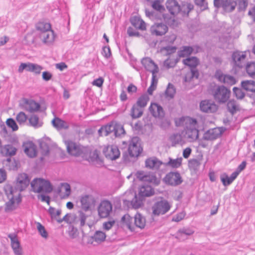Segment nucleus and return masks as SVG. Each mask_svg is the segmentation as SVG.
<instances>
[{
    "instance_id": "f257e3e1",
    "label": "nucleus",
    "mask_w": 255,
    "mask_h": 255,
    "mask_svg": "<svg viewBox=\"0 0 255 255\" xmlns=\"http://www.w3.org/2000/svg\"><path fill=\"white\" fill-rule=\"evenodd\" d=\"M179 121L181 124H184L185 123V124L184 130L185 137L187 138L189 141L196 140L199 135L197 120L193 118L187 117L186 118H181Z\"/></svg>"
},
{
    "instance_id": "f03ea898",
    "label": "nucleus",
    "mask_w": 255,
    "mask_h": 255,
    "mask_svg": "<svg viewBox=\"0 0 255 255\" xmlns=\"http://www.w3.org/2000/svg\"><path fill=\"white\" fill-rule=\"evenodd\" d=\"M112 133H113L116 137H118L123 134H125V131L121 124L114 121L102 126L98 130V133L100 136H107Z\"/></svg>"
},
{
    "instance_id": "7ed1b4c3",
    "label": "nucleus",
    "mask_w": 255,
    "mask_h": 255,
    "mask_svg": "<svg viewBox=\"0 0 255 255\" xmlns=\"http://www.w3.org/2000/svg\"><path fill=\"white\" fill-rule=\"evenodd\" d=\"M211 92L214 100L220 104L226 103L230 97V90L224 85H215L211 89Z\"/></svg>"
},
{
    "instance_id": "20e7f679",
    "label": "nucleus",
    "mask_w": 255,
    "mask_h": 255,
    "mask_svg": "<svg viewBox=\"0 0 255 255\" xmlns=\"http://www.w3.org/2000/svg\"><path fill=\"white\" fill-rule=\"evenodd\" d=\"M68 152L75 156L87 157L90 152V148L85 147L71 140L66 141Z\"/></svg>"
},
{
    "instance_id": "39448f33",
    "label": "nucleus",
    "mask_w": 255,
    "mask_h": 255,
    "mask_svg": "<svg viewBox=\"0 0 255 255\" xmlns=\"http://www.w3.org/2000/svg\"><path fill=\"white\" fill-rule=\"evenodd\" d=\"M32 191L34 193H49L53 190L50 181L42 178H35L31 182Z\"/></svg>"
},
{
    "instance_id": "423d86ee",
    "label": "nucleus",
    "mask_w": 255,
    "mask_h": 255,
    "mask_svg": "<svg viewBox=\"0 0 255 255\" xmlns=\"http://www.w3.org/2000/svg\"><path fill=\"white\" fill-rule=\"evenodd\" d=\"M171 207L168 201L165 199L156 202L152 207V216H159L168 212Z\"/></svg>"
},
{
    "instance_id": "0eeeda50",
    "label": "nucleus",
    "mask_w": 255,
    "mask_h": 255,
    "mask_svg": "<svg viewBox=\"0 0 255 255\" xmlns=\"http://www.w3.org/2000/svg\"><path fill=\"white\" fill-rule=\"evenodd\" d=\"M214 77L218 81L227 86H231L236 84L237 82V80L234 76L229 74H224L220 70H216Z\"/></svg>"
},
{
    "instance_id": "6e6552de",
    "label": "nucleus",
    "mask_w": 255,
    "mask_h": 255,
    "mask_svg": "<svg viewBox=\"0 0 255 255\" xmlns=\"http://www.w3.org/2000/svg\"><path fill=\"white\" fill-rule=\"evenodd\" d=\"M136 176L139 180L158 185L160 180L153 173H146L143 171H138L136 173Z\"/></svg>"
},
{
    "instance_id": "1a4fd4ad",
    "label": "nucleus",
    "mask_w": 255,
    "mask_h": 255,
    "mask_svg": "<svg viewBox=\"0 0 255 255\" xmlns=\"http://www.w3.org/2000/svg\"><path fill=\"white\" fill-rule=\"evenodd\" d=\"M112 203L107 200L101 201L98 207V215L101 218L108 217L112 211Z\"/></svg>"
},
{
    "instance_id": "9d476101",
    "label": "nucleus",
    "mask_w": 255,
    "mask_h": 255,
    "mask_svg": "<svg viewBox=\"0 0 255 255\" xmlns=\"http://www.w3.org/2000/svg\"><path fill=\"white\" fill-rule=\"evenodd\" d=\"M164 181L167 184L176 186L181 184L183 180L178 172H170L167 174L164 178Z\"/></svg>"
},
{
    "instance_id": "9b49d317",
    "label": "nucleus",
    "mask_w": 255,
    "mask_h": 255,
    "mask_svg": "<svg viewBox=\"0 0 255 255\" xmlns=\"http://www.w3.org/2000/svg\"><path fill=\"white\" fill-rule=\"evenodd\" d=\"M103 151L105 157L112 160L117 159L120 155V150L115 145H109L104 147Z\"/></svg>"
},
{
    "instance_id": "f8f14e48",
    "label": "nucleus",
    "mask_w": 255,
    "mask_h": 255,
    "mask_svg": "<svg viewBox=\"0 0 255 255\" xmlns=\"http://www.w3.org/2000/svg\"><path fill=\"white\" fill-rule=\"evenodd\" d=\"M234 62V67L239 69L246 65L247 55L245 53L241 52H235L232 56Z\"/></svg>"
},
{
    "instance_id": "ddd939ff",
    "label": "nucleus",
    "mask_w": 255,
    "mask_h": 255,
    "mask_svg": "<svg viewBox=\"0 0 255 255\" xmlns=\"http://www.w3.org/2000/svg\"><path fill=\"white\" fill-rule=\"evenodd\" d=\"M8 237L10 240V245L15 255H22L23 250L17 236L15 233L9 234Z\"/></svg>"
},
{
    "instance_id": "4468645a",
    "label": "nucleus",
    "mask_w": 255,
    "mask_h": 255,
    "mask_svg": "<svg viewBox=\"0 0 255 255\" xmlns=\"http://www.w3.org/2000/svg\"><path fill=\"white\" fill-rule=\"evenodd\" d=\"M29 183L30 179L27 174L24 173L19 174L16 178L15 188L19 191H22L29 185Z\"/></svg>"
},
{
    "instance_id": "2eb2a0df",
    "label": "nucleus",
    "mask_w": 255,
    "mask_h": 255,
    "mask_svg": "<svg viewBox=\"0 0 255 255\" xmlns=\"http://www.w3.org/2000/svg\"><path fill=\"white\" fill-rule=\"evenodd\" d=\"M200 108L203 112L212 113L217 111L218 106L210 100H203L200 103Z\"/></svg>"
},
{
    "instance_id": "dca6fc26",
    "label": "nucleus",
    "mask_w": 255,
    "mask_h": 255,
    "mask_svg": "<svg viewBox=\"0 0 255 255\" xmlns=\"http://www.w3.org/2000/svg\"><path fill=\"white\" fill-rule=\"evenodd\" d=\"M39 37L43 43L47 45L52 44L55 40V35L52 30L40 32Z\"/></svg>"
},
{
    "instance_id": "f3484780",
    "label": "nucleus",
    "mask_w": 255,
    "mask_h": 255,
    "mask_svg": "<svg viewBox=\"0 0 255 255\" xmlns=\"http://www.w3.org/2000/svg\"><path fill=\"white\" fill-rule=\"evenodd\" d=\"M167 26L162 23H157L150 28V32L152 35L162 36L164 35L168 31Z\"/></svg>"
},
{
    "instance_id": "a211bd4d",
    "label": "nucleus",
    "mask_w": 255,
    "mask_h": 255,
    "mask_svg": "<svg viewBox=\"0 0 255 255\" xmlns=\"http://www.w3.org/2000/svg\"><path fill=\"white\" fill-rule=\"evenodd\" d=\"M222 134V131L220 128H212L204 133L203 138L206 140H213L220 137Z\"/></svg>"
},
{
    "instance_id": "6ab92c4d",
    "label": "nucleus",
    "mask_w": 255,
    "mask_h": 255,
    "mask_svg": "<svg viewBox=\"0 0 255 255\" xmlns=\"http://www.w3.org/2000/svg\"><path fill=\"white\" fill-rule=\"evenodd\" d=\"M149 111L152 116L155 118H162L164 116L162 107L157 103H151L149 107Z\"/></svg>"
},
{
    "instance_id": "aec40b11",
    "label": "nucleus",
    "mask_w": 255,
    "mask_h": 255,
    "mask_svg": "<svg viewBox=\"0 0 255 255\" xmlns=\"http://www.w3.org/2000/svg\"><path fill=\"white\" fill-rule=\"evenodd\" d=\"M141 63L147 71L151 73L154 72L155 70L159 71L157 65L149 57L143 58L141 61Z\"/></svg>"
},
{
    "instance_id": "412c9836",
    "label": "nucleus",
    "mask_w": 255,
    "mask_h": 255,
    "mask_svg": "<svg viewBox=\"0 0 255 255\" xmlns=\"http://www.w3.org/2000/svg\"><path fill=\"white\" fill-rule=\"evenodd\" d=\"M134 139L132 140V142L129 145L128 148V152L130 157H137L142 151V148L137 143H135Z\"/></svg>"
},
{
    "instance_id": "4be33fe9",
    "label": "nucleus",
    "mask_w": 255,
    "mask_h": 255,
    "mask_svg": "<svg viewBox=\"0 0 255 255\" xmlns=\"http://www.w3.org/2000/svg\"><path fill=\"white\" fill-rule=\"evenodd\" d=\"M9 201L5 203L4 210L6 212L12 211L16 208V205L21 202L19 197L14 198L10 197L8 198Z\"/></svg>"
},
{
    "instance_id": "5701e85b",
    "label": "nucleus",
    "mask_w": 255,
    "mask_h": 255,
    "mask_svg": "<svg viewBox=\"0 0 255 255\" xmlns=\"http://www.w3.org/2000/svg\"><path fill=\"white\" fill-rule=\"evenodd\" d=\"M94 201V198L91 196L86 195L82 196L80 199L81 208L85 212L89 211Z\"/></svg>"
},
{
    "instance_id": "b1692460",
    "label": "nucleus",
    "mask_w": 255,
    "mask_h": 255,
    "mask_svg": "<svg viewBox=\"0 0 255 255\" xmlns=\"http://www.w3.org/2000/svg\"><path fill=\"white\" fill-rule=\"evenodd\" d=\"M167 8L171 14H177L180 12V5L175 0H168L166 3Z\"/></svg>"
},
{
    "instance_id": "393cba45",
    "label": "nucleus",
    "mask_w": 255,
    "mask_h": 255,
    "mask_svg": "<svg viewBox=\"0 0 255 255\" xmlns=\"http://www.w3.org/2000/svg\"><path fill=\"white\" fill-rule=\"evenodd\" d=\"M144 199L141 198L140 196L137 197L136 194H135L134 198L130 202L127 200H124L123 203L124 205H130L134 209H138L143 204V200Z\"/></svg>"
},
{
    "instance_id": "a878e982",
    "label": "nucleus",
    "mask_w": 255,
    "mask_h": 255,
    "mask_svg": "<svg viewBox=\"0 0 255 255\" xmlns=\"http://www.w3.org/2000/svg\"><path fill=\"white\" fill-rule=\"evenodd\" d=\"M154 193V191L149 185H142L139 188L138 196L144 199L145 197H149Z\"/></svg>"
},
{
    "instance_id": "bb28decb",
    "label": "nucleus",
    "mask_w": 255,
    "mask_h": 255,
    "mask_svg": "<svg viewBox=\"0 0 255 255\" xmlns=\"http://www.w3.org/2000/svg\"><path fill=\"white\" fill-rule=\"evenodd\" d=\"M151 6L154 9L158 11L157 12L159 14L158 18L161 19L162 18H163L165 20L166 18V15L165 14L162 13L165 10V8L164 6L160 4L159 0H154L152 2H151Z\"/></svg>"
},
{
    "instance_id": "cd10ccee",
    "label": "nucleus",
    "mask_w": 255,
    "mask_h": 255,
    "mask_svg": "<svg viewBox=\"0 0 255 255\" xmlns=\"http://www.w3.org/2000/svg\"><path fill=\"white\" fill-rule=\"evenodd\" d=\"M16 149L11 144H6L1 146L0 152L3 156H13L15 154Z\"/></svg>"
},
{
    "instance_id": "c85d7f7f",
    "label": "nucleus",
    "mask_w": 255,
    "mask_h": 255,
    "mask_svg": "<svg viewBox=\"0 0 255 255\" xmlns=\"http://www.w3.org/2000/svg\"><path fill=\"white\" fill-rule=\"evenodd\" d=\"M162 162L156 157H151L145 160V166L150 169H157L162 164Z\"/></svg>"
},
{
    "instance_id": "c756f323",
    "label": "nucleus",
    "mask_w": 255,
    "mask_h": 255,
    "mask_svg": "<svg viewBox=\"0 0 255 255\" xmlns=\"http://www.w3.org/2000/svg\"><path fill=\"white\" fill-rule=\"evenodd\" d=\"M182 62L185 65L189 67L191 70L196 69V67L199 64V60L197 57L192 56L183 59Z\"/></svg>"
},
{
    "instance_id": "7c9ffc66",
    "label": "nucleus",
    "mask_w": 255,
    "mask_h": 255,
    "mask_svg": "<svg viewBox=\"0 0 255 255\" xmlns=\"http://www.w3.org/2000/svg\"><path fill=\"white\" fill-rule=\"evenodd\" d=\"M24 152L30 157H34L36 155V150L35 145L32 142L24 144Z\"/></svg>"
},
{
    "instance_id": "2f4dec72",
    "label": "nucleus",
    "mask_w": 255,
    "mask_h": 255,
    "mask_svg": "<svg viewBox=\"0 0 255 255\" xmlns=\"http://www.w3.org/2000/svg\"><path fill=\"white\" fill-rule=\"evenodd\" d=\"M40 105L33 100H26L25 102V109L30 112H34L39 110Z\"/></svg>"
},
{
    "instance_id": "473e14b6",
    "label": "nucleus",
    "mask_w": 255,
    "mask_h": 255,
    "mask_svg": "<svg viewBox=\"0 0 255 255\" xmlns=\"http://www.w3.org/2000/svg\"><path fill=\"white\" fill-rule=\"evenodd\" d=\"M227 109L230 114L233 116L240 111V108L237 102L234 100H229L227 104Z\"/></svg>"
},
{
    "instance_id": "72a5a7b5",
    "label": "nucleus",
    "mask_w": 255,
    "mask_h": 255,
    "mask_svg": "<svg viewBox=\"0 0 255 255\" xmlns=\"http://www.w3.org/2000/svg\"><path fill=\"white\" fill-rule=\"evenodd\" d=\"M143 113V109L134 104L130 110V115L132 119H136L141 117Z\"/></svg>"
},
{
    "instance_id": "f704fd0d",
    "label": "nucleus",
    "mask_w": 255,
    "mask_h": 255,
    "mask_svg": "<svg viewBox=\"0 0 255 255\" xmlns=\"http://www.w3.org/2000/svg\"><path fill=\"white\" fill-rule=\"evenodd\" d=\"M131 24L136 28L144 30L145 29V23L144 21L138 16H134L130 19Z\"/></svg>"
},
{
    "instance_id": "c9c22d12",
    "label": "nucleus",
    "mask_w": 255,
    "mask_h": 255,
    "mask_svg": "<svg viewBox=\"0 0 255 255\" xmlns=\"http://www.w3.org/2000/svg\"><path fill=\"white\" fill-rule=\"evenodd\" d=\"M145 219L140 213H136L134 216V225L140 229H143L145 226Z\"/></svg>"
},
{
    "instance_id": "e433bc0d",
    "label": "nucleus",
    "mask_w": 255,
    "mask_h": 255,
    "mask_svg": "<svg viewBox=\"0 0 255 255\" xmlns=\"http://www.w3.org/2000/svg\"><path fill=\"white\" fill-rule=\"evenodd\" d=\"M242 88L247 91L255 93V81L245 80L241 82Z\"/></svg>"
},
{
    "instance_id": "4c0bfd02",
    "label": "nucleus",
    "mask_w": 255,
    "mask_h": 255,
    "mask_svg": "<svg viewBox=\"0 0 255 255\" xmlns=\"http://www.w3.org/2000/svg\"><path fill=\"white\" fill-rule=\"evenodd\" d=\"M52 124L53 127L58 129H67L68 128V125L67 123L59 118L54 119L52 121Z\"/></svg>"
},
{
    "instance_id": "58836bf2",
    "label": "nucleus",
    "mask_w": 255,
    "mask_h": 255,
    "mask_svg": "<svg viewBox=\"0 0 255 255\" xmlns=\"http://www.w3.org/2000/svg\"><path fill=\"white\" fill-rule=\"evenodd\" d=\"M176 93V89L174 85L169 83L164 92V95L168 100L172 99L174 98Z\"/></svg>"
},
{
    "instance_id": "ea45409f",
    "label": "nucleus",
    "mask_w": 255,
    "mask_h": 255,
    "mask_svg": "<svg viewBox=\"0 0 255 255\" xmlns=\"http://www.w3.org/2000/svg\"><path fill=\"white\" fill-rule=\"evenodd\" d=\"M121 222L126 224L128 228L131 230L134 225V217L130 216L128 214L123 216L121 219Z\"/></svg>"
},
{
    "instance_id": "a19ab883",
    "label": "nucleus",
    "mask_w": 255,
    "mask_h": 255,
    "mask_svg": "<svg viewBox=\"0 0 255 255\" xmlns=\"http://www.w3.org/2000/svg\"><path fill=\"white\" fill-rule=\"evenodd\" d=\"M193 48L191 46H184L178 51V55L180 57L188 56L192 53Z\"/></svg>"
},
{
    "instance_id": "79ce46f5",
    "label": "nucleus",
    "mask_w": 255,
    "mask_h": 255,
    "mask_svg": "<svg viewBox=\"0 0 255 255\" xmlns=\"http://www.w3.org/2000/svg\"><path fill=\"white\" fill-rule=\"evenodd\" d=\"M199 76V73L197 69H192L190 72L187 73L184 78V81L185 82H190L193 78L198 79Z\"/></svg>"
},
{
    "instance_id": "37998d69",
    "label": "nucleus",
    "mask_w": 255,
    "mask_h": 255,
    "mask_svg": "<svg viewBox=\"0 0 255 255\" xmlns=\"http://www.w3.org/2000/svg\"><path fill=\"white\" fill-rule=\"evenodd\" d=\"M149 100V98L148 96L146 94H144L138 98L135 104L143 109L146 106Z\"/></svg>"
},
{
    "instance_id": "c03bdc74",
    "label": "nucleus",
    "mask_w": 255,
    "mask_h": 255,
    "mask_svg": "<svg viewBox=\"0 0 255 255\" xmlns=\"http://www.w3.org/2000/svg\"><path fill=\"white\" fill-rule=\"evenodd\" d=\"M194 8V5L189 3H187L180 5V12L183 16L188 15L189 12Z\"/></svg>"
},
{
    "instance_id": "a18cd8bd",
    "label": "nucleus",
    "mask_w": 255,
    "mask_h": 255,
    "mask_svg": "<svg viewBox=\"0 0 255 255\" xmlns=\"http://www.w3.org/2000/svg\"><path fill=\"white\" fill-rule=\"evenodd\" d=\"M182 158H177L173 159L171 158H169V161L166 163V165L170 166L172 168H177L179 167L182 164Z\"/></svg>"
},
{
    "instance_id": "49530a36",
    "label": "nucleus",
    "mask_w": 255,
    "mask_h": 255,
    "mask_svg": "<svg viewBox=\"0 0 255 255\" xmlns=\"http://www.w3.org/2000/svg\"><path fill=\"white\" fill-rule=\"evenodd\" d=\"M85 158L86 160L89 161V162H98L100 161V157L99 153L97 150H95L93 152H91L90 150V152L88 154V155L87 157H83Z\"/></svg>"
},
{
    "instance_id": "de8ad7c7",
    "label": "nucleus",
    "mask_w": 255,
    "mask_h": 255,
    "mask_svg": "<svg viewBox=\"0 0 255 255\" xmlns=\"http://www.w3.org/2000/svg\"><path fill=\"white\" fill-rule=\"evenodd\" d=\"M246 70L249 76L252 78H255V62L247 63Z\"/></svg>"
},
{
    "instance_id": "09e8293b",
    "label": "nucleus",
    "mask_w": 255,
    "mask_h": 255,
    "mask_svg": "<svg viewBox=\"0 0 255 255\" xmlns=\"http://www.w3.org/2000/svg\"><path fill=\"white\" fill-rule=\"evenodd\" d=\"M37 30L39 31L40 32L46 31L51 30V25L49 23L40 21L38 22L36 26Z\"/></svg>"
},
{
    "instance_id": "8fccbe9b",
    "label": "nucleus",
    "mask_w": 255,
    "mask_h": 255,
    "mask_svg": "<svg viewBox=\"0 0 255 255\" xmlns=\"http://www.w3.org/2000/svg\"><path fill=\"white\" fill-rule=\"evenodd\" d=\"M106 235L105 233L102 231H96L91 239H94L97 243H101L105 241Z\"/></svg>"
},
{
    "instance_id": "3c124183",
    "label": "nucleus",
    "mask_w": 255,
    "mask_h": 255,
    "mask_svg": "<svg viewBox=\"0 0 255 255\" xmlns=\"http://www.w3.org/2000/svg\"><path fill=\"white\" fill-rule=\"evenodd\" d=\"M214 5L217 8L223 7L225 10H228V0H214Z\"/></svg>"
},
{
    "instance_id": "603ef678",
    "label": "nucleus",
    "mask_w": 255,
    "mask_h": 255,
    "mask_svg": "<svg viewBox=\"0 0 255 255\" xmlns=\"http://www.w3.org/2000/svg\"><path fill=\"white\" fill-rule=\"evenodd\" d=\"M30 125L35 128L40 127L42 123L39 122V118L35 115H32L29 119Z\"/></svg>"
},
{
    "instance_id": "864d4df0",
    "label": "nucleus",
    "mask_w": 255,
    "mask_h": 255,
    "mask_svg": "<svg viewBox=\"0 0 255 255\" xmlns=\"http://www.w3.org/2000/svg\"><path fill=\"white\" fill-rule=\"evenodd\" d=\"M170 140L172 143V146H175L176 144H181L182 142V138L180 134H173L170 137Z\"/></svg>"
},
{
    "instance_id": "5fc2aeb1",
    "label": "nucleus",
    "mask_w": 255,
    "mask_h": 255,
    "mask_svg": "<svg viewBox=\"0 0 255 255\" xmlns=\"http://www.w3.org/2000/svg\"><path fill=\"white\" fill-rule=\"evenodd\" d=\"M200 165V161L197 159H190L188 161L189 167L194 171L198 170Z\"/></svg>"
},
{
    "instance_id": "6e6d98bb",
    "label": "nucleus",
    "mask_w": 255,
    "mask_h": 255,
    "mask_svg": "<svg viewBox=\"0 0 255 255\" xmlns=\"http://www.w3.org/2000/svg\"><path fill=\"white\" fill-rule=\"evenodd\" d=\"M194 233V231L189 228H183L178 230L177 233V238H181L183 235L190 236Z\"/></svg>"
},
{
    "instance_id": "4d7b16f0",
    "label": "nucleus",
    "mask_w": 255,
    "mask_h": 255,
    "mask_svg": "<svg viewBox=\"0 0 255 255\" xmlns=\"http://www.w3.org/2000/svg\"><path fill=\"white\" fill-rule=\"evenodd\" d=\"M33 63H22L18 67V71L19 73H22L24 70L27 71L31 72L32 67Z\"/></svg>"
},
{
    "instance_id": "13d9d810",
    "label": "nucleus",
    "mask_w": 255,
    "mask_h": 255,
    "mask_svg": "<svg viewBox=\"0 0 255 255\" xmlns=\"http://www.w3.org/2000/svg\"><path fill=\"white\" fill-rule=\"evenodd\" d=\"M3 190L7 198L14 197L13 190L12 186L10 184H6L3 187Z\"/></svg>"
},
{
    "instance_id": "bf43d9fd",
    "label": "nucleus",
    "mask_w": 255,
    "mask_h": 255,
    "mask_svg": "<svg viewBox=\"0 0 255 255\" xmlns=\"http://www.w3.org/2000/svg\"><path fill=\"white\" fill-rule=\"evenodd\" d=\"M233 91L234 95L238 99H243L245 96V93L239 88L235 87Z\"/></svg>"
},
{
    "instance_id": "052dcab7",
    "label": "nucleus",
    "mask_w": 255,
    "mask_h": 255,
    "mask_svg": "<svg viewBox=\"0 0 255 255\" xmlns=\"http://www.w3.org/2000/svg\"><path fill=\"white\" fill-rule=\"evenodd\" d=\"M27 119V117L25 115V114L23 112H19L16 116V120L17 122L20 125L24 124L26 120Z\"/></svg>"
},
{
    "instance_id": "680f3d73",
    "label": "nucleus",
    "mask_w": 255,
    "mask_h": 255,
    "mask_svg": "<svg viewBox=\"0 0 255 255\" xmlns=\"http://www.w3.org/2000/svg\"><path fill=\"white\" fill-rule=\"evenodd\" d=\"M221 180L225 186L230 185L234 181L228 175L225 173L221 176Z\"/></svg>"
},
{
    "instance_id": "e2e57ef3",
    "label": "nucleus",
    "mask_w": 255,
    "mask_h": 255,
    "mask_svg": "<svg viewBox=\"0 0 255 255\" xmlns=\"http://www.w3.org/2000/svg\"><path fill=\"white\" fill-rule=\"evenodd\" d=\"M40 148L41 150V154L43 156H47L49 153V147L47 143L46 142H41L40 144Z\"/></svg>"
},
{
    "instance_id": "0e129e2a",
    "label": "nucleus",
    "mask_w": 255,
    "mask_h": 255,
    "mask_svg": "<svg viewBox=\"0 0 255 255\" xmlns=\"http://www.w3.org/2000/svg\"><path fill=\"white\" fill-rule=\"evenodd\" d=\"M48 212L52 219H56L57 217L61 214V210H57L56 211L54 208L50 207L48 210Z\"/></svg>"
},
{
    "instance_id": "69168bd1",
    "label": "nucleus",
    "mask_w": 255,
    "mask_h": 255,
    "mask_svg": "<svg viewBox=\"0 0 255 255\" xmlns=\"http://www.w3.org/2000/svg\"><path fill=\"white\" fill-rule=\"evenodd\" d=\"M7 126L11 128L13 131H16L18 129V127L15 122V121L11 118H9L6 121Z\"/></svg>"
},
{
    "instance_id": "338daca9",
    "label": "nucleus",
    "mask_w": 255,
    "mask_h": 255,
    "mask_svg": "<svg viewBox=\"0 0 255 255\" xmlns=\"http://www.w3.org/2000/svg\"><path fill=\"white\" fill-rule=\"evenodd\" d=\"M37 228L40 235L42 237L46 238L48 236V234L46 231L43 225H42L40 223H37Z\"/></svg>"
},
{
    "instance_id": "774afa93",
    "label": "nucleus",
    "mask_w": 255,
    "mask_h": 255,
    "mask_svg": "<svg viewBox=\"0 0 255 255\" xmlns=\"http://www.w3.org/2000/svg\"><path fill=\"white\" fill-rule=\"evenodd\" d=\"M87 216L86 215L85 213H84L82 211L79 212V220L78 221L80 222V226L82 227L85 225V221L87 219Z\"/></svg>"
}]
</instances>
